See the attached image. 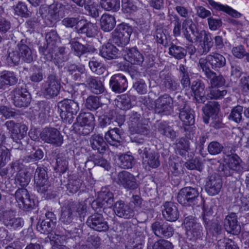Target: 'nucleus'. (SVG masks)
<instances>
[{
	"label": "nucleus",
	"instance_id": "1",
	"mask_svg": "<svg viewBox=\"0 0 249 249\" xmlns=\"http://www.w3.org/2000/svg\"><path fill=\"white\" fill-rule=\"evenodd\" d=\"M57 109L62 121L71 124L73 122L74 116L79 110V107L77 102L64 99L57 103Z\"/></svg>",
	"mask_w": 249,
	"mask_h": 249
},
{
	"label": "nucleus",
	"instance_id": "2",
	"mask_svg": "<svg viewBox=\"0 0 249 249\" xmlns=\"http://www.w3.org/2000/svg\"><path fill=\"white\" fill-rule=\"evenodd\" d=\"M61 78L54 71L48 75L46 80L41 86L42 92L46 98H53L59 94L61 89Z\"/></svg>",
	"mask_w": 249,
	"mask_h": 249
},
{
	"label": "nucleus",
	"instance_id": "3",
	"mask_svg": "<svg viewBox=\"0 0 249 249\" xmlns=\"http://www.w3.org/2000/svg\"><path fill=\"white\" fill-rule=\"evenodd\" d=\"M184 216L183 224L188 239L193 242L202 239L204 235L203 227L197 219L193 215L187 216L186 214H184Z\"/></svg>",
	"mask_w": 249,
	"mask_h": 249
},
{
	"label": "nucleus",
	"instance_id": "4",
	"mask_svg": "<svg viewBox=\"0 0 249 249\" xmlns=\"http://www.w3.org/2000/svg\"><path fill=\"white\" fill-rule=\"evenodd\" d=\"M4 125L7 130L11 132V138L15 142V149L22 148V142L21 140L27 136V126L19 123H16L14 121H6Z\"/></svg>",
	"mask_w": 249,
	"mask_h": 249
},
{
	"label": "nucleus",
	"instance_id": "5",
	"mask_svg": "<svg viewBox=\"0 0 249 249\" xmlns=\"http://www.w3.org/2000/svg\"><path fill=\"white\" fill-rule=\"evenodd\" d=\"M132 32L131 26L128 24L121 23L111 33L110 41L118 46H125L129 43Z\"/></svg>",
	"mask_w": 249,
	"mask_h": 249
},
{
	"label": "nucleus",
	"instance_id": "6",
	"mask_svg": "<svg viewBox=\"0 0 249 249\" xmlns=\"http://www.w3.org/2000/svg\"><path fill=\"white\" fill-rule=\"evenodd\" d=\"M199 191L197 188L185 187L181 189L178 192L177 200L183 206H193L196 205L200 198Z\"/></svg>",
	"mask_w": 249,
	"mask_h": 249
},
{
	"label": "nucleus",
	"instance_id": "7",
	"mask_svg": "<svg viewBox=\"0 0 249 249\" xmlns=\"http://www.w3.org/2000/svg\"><path fill=\"white\" fill-rule=\"evenodd\" d=\"M10 95L13 104L17 107H27L31 101L30 93L25 84L19 83L11 92Z\"/></svg>",
	"mask_w": 249,
	"mask_h": 249
},
{
	"label": "nucleus",
	"instance_id": "8",
	"mask_svg": "<svg viewBox=\"0 0 249 249\" xmlns=\"http://www.w3.org/2000/svg\"><path fill=\"white\" fill-rule=\"evenodd\" d=\"M0 222L9 229L16 230L24 225V220L21 217H16L15 212L11 209L0 206Z\"/></svg>",
	"mask_w": 249,
	"mask_h": 249
},
{
	"label": "nucleus",
	"instance_id": "9",
	"mask_svg": "<svg viewBox=\"0 0 249 249\" xmlns=\"http://www.w3.org/2000/svg\"><path fill=\"white\" fill-rule=\"evenodd\" d=\"M63 6V4L58 2L49 5H41L39 8V14L42 18L49 20L51 22H56L63 17V12L60 10Z\"/></svg>",
	"mask_w": 249,
	"mask_h": 249
},
{
	"label": "nucleus",
	"instance_id": "10",
	"mask_svg": "<svg viewBox=\"0 0 249 249\" xmlns=\"http://www.w3.org/2000/svg\"><path fill=\"white\" fill-rule=\"evenodd\" d=\"M39 135L43 142L55 147H60L63 143V136L57 129L54 127L44 128Z\"/></svg>",
	"mask_w": 249,
	"mask_h": 249
},
{
	"label": "nucleus",
	"instance_id": "11",
	"mask_svg": "<svg viewBox=\"0 0 249 249\" xmlns=\"http://www.w3.org/2000/svg\"><path fill=\"white\" fill-rule=\"evenodd\" d=\"M182 30L184 37L190 43L196 42L202 39L201 31H198L191 19L186 18L183 20Z\"/></svg>",
	"mask_w": 249,
	"mask_h": 249
},
{
	"label": "nucleus",
	"instance_id": "12",
	"mask_svg": "<svg viewBox=\"0 0 249 249\" xmlns=\"http://www.w3.org/2000/svg\"><path fill=\"white\" fill-rule=\"evenodd\" d=\"M198 64L202 70L204 65L209 67V65H210L212 70L218 71L226 66V60L223 55L219 53H213L212 54L208 55L205 59H200Z\"/></svg>",
	"mask_w": 249,
	"mask_h": 249
},
{
	"label": "nucleus",
	"instance_id": "13",
	"mask_svg": "<svg viewBox=\"0 0 249 249\" xmlns=\"http://www.w3.org/2000/svg\"><path fill=\"white\" fill-rule=\"evenodd\" d=\"M151 229L154 235L160 239L169 238L174 233L172 225L162 220L154 222L151 224Z\"/></svg>",
	"mask_w": 249,
	"mask_h": 249
},
{
	"label": "nucleus",
	"instance_id": "14",
	"mask_svg": "<svg viewBox=\"0 0 249 249\" xmlns=\"http://www.w3.org/2000/svg\"><path fill=\"white\" fill-rule=\"evenodd\" d=\"M15 196L18 205L23 210L30 211L36 209L35 201L26 189H18L16 191Z\"/></svg>",
	"mask_w": 249,
	"mask_h": 249
},
{
	"label": "nucleus",
	"instance_id": "15",
	"mask_svg": "<svg viewBox=\"0 0 249 249\" xmlns=\"http://www.w3.org/2000/svg\"><path fill=\"white\" fill-rule=\"evenodd\" d=\"M70 44L74 55L78 57L80 61L82 62L87 61L89 55L96 51L95 48L89 45H83L77 41L71 40Z\"/></svg>",
	"mask_w": 249,
	"mask_h": 249
},
{
	"label": "nucleus",
	"instance_id": "16",
	"mask_svg": "<svg viewBox=\"0 0 249 249\" xmlns=\"http://www.w3.org/2000/svg\"><path fill=\"white\" fill-rule=\"evenodd\" d=\"M35 187L37 192L43 194L50 186L46 170L42 167H37L34 175Z\"/></svg>",
	"mask_w": 249,
	"mask_h": 249
},
{
	"label": "nucleus",
	"instance_id": "17",
	"mask_svg": "<svg viewBox=\"0 0 249 249\" xmlns=\"http://www.w3.org/2000/svg\"><path fill=\"white\" fill-rule=\"evenodd\" d=\"M88 227L98 232H106L109 227L102 214L95 213L89 216L87 220Z\"/></svg>",
	"mask_w": 249,
	"mask_h": 249
},
{
	"label": "nucleus",
	"instance_id": "18",
	"mask_svg": "<svg viewBox=\"0 0 249 249\" xmlns=\"http://www.w3.org/2000/svg\"><path fill=\"white\" fill-rule=\"evenodd\" d=\"M155 111L161 115H169L172 112V98L168 94L159 97L155 102Z\"/></svg>",
	"mask_w": 249,
	"mask_h": 249
},
{
	"label": "nucleus",
	"instance_id": "19",
	"mask_svg": "<svg viewBox=\"0 0 249 249\" xmlns=\"http://www.w3.org/2000/svg\"><path fill=\"white\" fill-rule=\"evenodd\" d=\"M116 182L128 190H134L138 187L135 177L126 171H122L117 174Z\"/></svg>",
	"mask_w": 249,
	"mask_h": 249
},
{
	"label": "nucleus",
	"instance_id": "20",
	"mask_svg": "<svg viewBox=\"0 0 249 249\" xmlns=\"http://www.w3.org/2000/svg\"><path fill=\"white\" fill-rule=\"evenodd\" d=\"M67 71L71 75L73 79L81 84H85L90 75L88 73L84 65H77L75 64H71L68 67Z\"/></svg>",
	"mask_w": 249,
	"mask_h": 249
},
{
	"label": "nucleus",
	"instance_id": "21",
	"mask_svg": "<svg viewBox=\"0 0 249 249\" xmlns=\"http://www.w3.org/2000/svg\"><path fill=\"white\" fill-rule=\"evenodd\" d=\"M109 87L116 93L124 92L128 87V82L124 75L122 74H114L109 80Z\"/></svg>",
	"mask_w": 249,
	"mask_h": 249
},
{
	"label": "nucleus",
	"instance_id": "22",
	"mask_svg": "<svg viewBox=\"0 0 249 249\" xmlns=\"http://www.w3.org/2000/svg\"><path fill=\"white\" fill-rule=\"evenodd\" d=\"M222 186V181L221 178L218 175L214 174L208 177L205 190L210 196H213L220 192Z\"/></svg>",
	"mask_w": 249,
	"mask_h": 249
},
{
	"label": "nucleus",
	"instance_id": "23",
	"mask_svg": "<svg viewBox=\"0 0 249 249\" xmlns=\"http://www.w3.org/2000/svg\"><path fill=\"white\" fill-rule=\"evenodd\" d=\"M162 207V214L164 219L170 222H175L178 219L179 212L175 203L166 201Z\"/></svg>",
	"mask_w": 249,
	"mask_h": 249
},
{
	"label": "nucleus",
	"instance_id": "24",
	"mask_svg": "<svg viewBox=\"0 0 249 249\" xmlns=\"http://www.w3.org/2000/svg\"><path fill=\"white\" fill-rule=\"evenodd\" d=\"M124 59L133 64L142 66L144 62L143 55L136 47L125 48L123 50Z\"/></svg>",
	"mask_w": 249,
	"mask_h": 249
},
{
	"label": "nucleus",
	"instance_id": "25",
	"mask_svg": "<svg viewBox=\"0 0 249 249\" xmlns=\"http://www.w3.org/2000/svg\"><path fill=\"white\" fill-rule=\"evenodd\" d=\"M224 227L226 231L234 235H238L241 231V227L235 213H231L227 215L224 221Z\"/></svg>",
	"mask_w": 249,
	"mask_h": 249
},
{
	"label": "nucleus",
	"instance_id": "26",
	"mask_svg": "<svg viewBox=\"0 0 249 249\" xmlns=\"http://www.w3.org/2000/svg\"><path fill=\"white\" fill-rule=\"evenodd\" d=\"M114 211L118 216L125 219H130L134 215L133 209L122 200L114 203Z\"/></svg>",
	"mask_w": 249,
	"mask_h": 249
},
{
	"label": "nucleus",
	"instance_id": "27",
	"mask_svg": "<svg viewBox=\"0 0 249 249\" xmlns=\"http://www.w3.org/2000/svg\"><path fill=\"white\" fill-rule=\"evenodd\" d=\"M204 88V84L200 80L197 79L193 81L191 89L197 103L203 104L207 99L205 96Z\"/></svg>",
	"mask_w": 249,
	"mask_h": 249
},
{
	"label": "nucleus",
	"instance_id": "28",
	"mask_svg": "<svg viewBox=\"0 0 249 249\" xmlns=\"http://www.w3.org/2000/svg\"><path fill=\"white\" fill-rule=\"evenodd\" d=\"M203 72L206 77L210 80V83L212 87H220L225 84V79L221 74H217L211 69L210 67L204 65L203 67Z\"/></svg>",
	"mask_w": 249,
	"mask_h": 249
},
{
	"label": "nucleus",
	"instance_id": "29",
	"mask_svg": "<svg viewBox=\"0 0 249 249\" xmlns=\"http://www.w3.org/2000/svg\"><path fill=\"white\" fill-rule=\"evenodd\" d=\"M56 51V47L47 45L46 46L45 44L39 47V52L44 56V59L47 61H53L55 65L60 68L63 65L59 64V59L56 57L57 53H55Z\"/></svg>",
	"mask_w": 249,
	"mask_h": 249
},
{
	"label": "nucleus",
	"instance_id": "30",
	"mask_svg": "<svg viewBox=\"0 0 249 249\" xmlns=\"http://www.w3.org/2000/svg\"><path fill=\"white\" fill-rule=\"evenodd\" d=\"M120 53L119 49L111 42L103 45L100 51V54L108 60L118 58Z\"/></svg>",
	"mask_w": 249,
	"mask_h": 249
},
{
	"label": "nucleus",
	"instance_id": "31",
	"mask_svg": "<svg viewBox=\"0 0 249 249\" xmlns=\"http://www.w3.org/2000/svg\"><path fill=\"white\" fill-rule=\"evenodd\" d=\"M25 43L26 40L22 39L18 44V53L21 60L24 62L31 63L34 60L33 51Z\"/></svg>",
	"mask_w": 249,
	"mask_h": 249
},
{
	"label": "nucleus",
	"instance_id": "32",
	"mask_svg": "<svg viewBox=\"0 0 249 249\" xmlns=\"http://www.w3.org/2000/svg\"><path fill=\"white\" fill-rule=\"evenodd\" d=\"M93 93L101 94L105 91V87L101 80L97 77L89 75L84 84Z\"/></svg>",
	"mask_w": 249,
	"mask_h": 249
},
{
	"label": "nucleus",
	"instance_id": "33",
	"mask_svg": "<svg viewBox=\"0 0 249 249\" xmlns=\"http://www.w3.org/2000/svg\"><path fill=\"white\" fill-rule=\"evenodd\" d=\"M89 141L92 148L100 154H104L108 147L103 136L99 134L92 135Z\"/></svg>",
	"mask_w": 249,
	"mask_h": 249
},
{
	"label": "nucleus",
	"instance_id": "34",
	"mask_svg": "<svg viewBox=\"0 0 249 249\" xmlns=\"http://www.w3.org/2000/svg\"><path fill=\"white\" fill-rule=\"evenodd\" d=\"M18 80L13 71H4L0 73V89H4L7 86L14 85Z\"/></svg>",
	"mask_w": 249,
	"mask_h": 249
},
{
	"label": "nucleus",
	"instance_id": "35",
	"mask_svg": "<svg viewBox=\"0 0 249 249\" xmlns=\"http://www.w3.org/2000/svg\"><path fill=\"white\" fill-rule=\"evenodd\" d=\"M73 207L69 206V204L64 206L61 209V213L60 217V221L65 226L73 225V220L74 218V213L71 210Z\"/></svg>",
	"mask_w": 249,
	"mask_h": 249
},
{
	"label": "nucleus",
	"instance_id": "36",
	"mask_svg": "<svg viewBox=\"0 0 249 249\" xmlns=\"http://www.w3.org/2000/svg\"><path fill=\"white\" fill-rule=\"evenodd\" d=\"M83 24L79 28H76V32L89 38L94 37L96 35L97 26L90 21H83Z\"/></svg>",
	"mask_w": 249,
	"mask_h": 249
},
{
	"label": "nucleus",
	"instance_id": "37",
	"mask_svg": "<svg viewBox=\"0 0 249 249\" xmlns=\"http://www.w3.org/2000/svg\"><path fill=\"white\" fill-rule=\"evenodd\" d=\"M116 23L115 17L108 14H103L100 18L101 29L104 32L112 31L115 27Z\"/></svg>",
	"mask_w": 249,
	"mask_h": 249
},
{
	"label": "nucleus",
	"instance_id": "38",
	"mask_svg": "<svg viewBox=\"0 0 249 249\" xmlns=\"http://www.w3.org/2000/svg\"><path fill=\"white\" fill-rule=\"evenodd\" d=\"M209 4L214 9L224 12L230 16L238 18L240 17L241 14L237 11L227 5H223L214 1L213 0H208Z\"/></svg>",
	"mask_w": 249,
	"mask_h": 249
},
{
	"label": "nucleus",
	"instance_id": "39",
	"mask_svg": "<svg viewBox=\"0 0 249 249\" xmlns=\"http://www.w3.org/2000/svg\"><path fill=\"white\" fill-rule=\"evenodd\" d=\"M134 142L138 144L137 152L141 158H146L153 152L147 142L143 138H135Z\"/></svg>",
	"mask_w": 249,
	"mask_h": 249
},
{
	"label": "nucleus",
	"instance_id": "40",
	"mask_svg": "<svg viewBox=\"0 0 249 249\" xmlns=\"http://www.w3.org/2000/svg\"><path fill=\"white\" fill-rule=\"evenodd\" d=\"M105 139L110 145L117 146L122 140L119 129L114 128L108 131L105 135Z\"/></svg>",
	"mask_w": 249,
	"mask_h": 249
},
{
	"label": "nucleus",
	"instance_id": "41",
	"mask_svg": "<svg viewBox=\"0 0 249 249\" xmlns=\"http://www.w3.org/2000/svg\"><path fill=\"white\" fill-rule=\"evenodd\" d=\"M113 110H109L106 113L102 108L99 109L96 111V116L99 118L100 125L104 127L108 124H109L113 119Z\"/></svg>",
	"mask_w": 249,
	"mask_h": 249
},
{
	"label": "nucleus",
	"instance_id": "42",
	"mask_svg": "<svg viewBox=\"0 0 249 249\" xmlns=\"http://www.w3.org/2000/svg\"><path fill=\"white\" fill-rule=\"evenodd\" d=\"M168 54L178 60L184 58L187 55V50L184 48L172 42L169 45Z\"/></svg>",
	"mask_w": 249,
	"mask_h": 249
},
{
	"label": "nucleus",
	"instance_id": "43",
	"mask_svg": "<svg viewBox=\"0 0 249 249\" xmlns=\"http://www.w3.org/2000/svg\"><path fill=\"white\" fill-rule=\"evenodd\" d=\"M179 118L184 125L189 126L195 124L194 111L190 107L179 112Z\"/></svg>",
	"mask_w": 249,
	"mask_h": 249
},
{
	"label": "nucleus",
	"instance_id": "44",
	"mask_svg": "<svg viewBox=\"0 0 249 249\" xmlns=\"http://www.w3.org/2000/svg\"><path fill=\"white\" fill-rule=\"evenodd\" d=\"M227 164L232 171L241 172L243 168L242 165V160L237 154H232L228 156Z\"/></svg>",
	"mask_w": 249,
	"mask_h": 249
},
{
	"label": "nucleus",
	"instance_id": "45",
	"mask_svg": "<svg viewBox=\"0 0 249 249\" xmlns=\"http://www.w3.org/2000/svg\"><path fill=\"white\" fill-rule=\"evenodd\" d=\"M55 227V225L52 222H50L48 220L45 219L39 220L36 226L37 231L44 234L51 233Z\"/></svg>",
	"mask_w": 249,
	"mask_h": 249
},
{
	"label": "nucleus",
	"instance_id": "46",
	"mask_svg": "<svg viewBox=\"0 0 249 249\" xmlns=\"http://www.w3.org/2000/svg\"><path fill=\"white\" fill-rule=\"evenodd\" d=\"M31 179V174L25 170L19 171L15 178L16 183L25 188L29 183Z\"/></svg>",
	"mask_w": 249,
	"mask_h": 249
},
{
	"label": "nucleus",
	"instance_id": "47",
	"mask_svg": "<svg viewBox=\"0 0 249 249\" xmlns=\"http://www.w3.org/2000/svg\"><path fill=\"white\" fill-rule=\"evenodd\" d=\"M145 236L142 232L136 231L135 237L130 242L128 249H142Z\"/></svg>",
	"mask_w": 249,
	"mask_h": 249
},
{
	"label": "nucleus",
	"instance_id": "48",
	"mask_svg": "<svg viewBox=\"0 0 249 249\" xmlns=\"http://www.w3.org/2000/svg\"><path fill=\"white\" fill-rule=\"evenodd\" d=\"M100 5L107 11L117 12L120 8V0H100Z\"/></svg>",
	"mask_w": 249,
	"mask_h": 249
},
{
	"label": "nucleus",
	"instance_id": "49",
	"mask_svg": "<svg viewBox=\"0 0 249 249\" xmlns=\"http://www.w3.org/2000/svg\"><path fill=\"white\" fill-rule=\"evenodd\" d=\"M201 33L202 37L203 36V43L202 44L203 53L205 54L210 51L211 48L213 46V42L210 33L205 30H202Z\"/></svg>",
	"mask_w": 249,
	"mask_h": 249
},
{
	"label": "nucleus",
	"instance_id": "50",
	"mask_svg": "<svg viewBox=\"0 0 249 249\" xmlns=\"http://www.w3.org/2000/svg\"><path fill=\"white\" fill-rule=\"evenodd\" d=\"M220 109V105L217 102L210 101L203 108L205 115H217Z\"/></svg>",
	"mask_w": 249,
	"mask_h": 249
},
{
	"label": "nucleus",
	"instance_id": "51",
	"mask_svg": "<svg viewBox=\"0 0 249 249\" xmlns=\"http://www.w3.org/2000/svg\"><path fill=\"white\" fill-rule=\"evenodd\" d=\"M118 160V164L122 168L130 169L134 165V158L131 155L122 154L119 156Z\"/></svg>",
	"mask_w": 249,
	"mask_h": 249
},
{
	"label": "nucleus",
	"instance_id": "52",
	"mask_svg": "<svg viewBox=\"0 0 249 249\" xmlns=\"http://www.w3.org/2000/svg\"><path fill=\"white\" fill-rule=\"evenodd\" d=\"M201 203L203 204L202 208L203 209L202 220L204 224H208V222H211V220L214 219L213 216V211L212 206H209L206 205L204 200L201 199Z\"/></svg>",
	"mask_w": 249,
	"mask_h": 249
},
{
	"label": "nucleus",
	"instance_id": "53",
	"mask_svg": "<svg viewBox=\"0 0 249 249\" xmlns=\"http://www.w3.org/2000/svg\"><path fill=\"white\" fill-rule=\"evenodd\" d=\"M100 199L107 208H111L114 204V195L110 191H102L98 194Z\"/></svg>",
	"mask_w": 249,
	"mask_h": 249
},
{
	"label": "nucleus",
	"instance_id": "54",
	"mask_svg": "<svg viewBox=\"0 0 249 249\" xmlns=\"http://www.w3.org/2000/svg\"><path fill=\"white\" fill-rule=\"evenodd\" d=\"M166 30L162 28L157 26L155 31V36L158 43L166 47L169 46L167 36L166 35Z\"/></svg>",
	"mask_w": 249,
	"mask_h": 249
},
{
	"label": "nucleus",
	"instance_id": "55",
	"mask_svg": "<svg viewBox=\"0 0 249 249\" xmlns=\"http://www.w3.org/2000/svg\"><path fill=\"white\" fill-rule=\"evenodd\" d=\"M130 131L133 133L140 134L143 136L147 135L150 132L149 126L148 124L139 122L136 125L131 127Z\"/></svg>",
	"mask_w": 249,
	"mask_h": 249
},
{
	"label": "nucleus",
	"instance_id": "56",
	"mask_svg": "<svg viewBox=\"0 0 249 249\" xmlns=\"http://www.w3.org/2000/svg\"><path fill=\"white\" fill-rule=\"evenodd\" d=\"M82 181L78 178H73L71 177L67 184V191L71 194L77 193L81 188Z\"/></svg>",
	"mask_w": 249,
	"mask_h": 249
},
{
	"label": "nucleus",
	"instance_id": "57",
	"mask_svg": "<svg viewBox=\"0 0 249 249\" xmlns=\"http://www.w3.org/2000/svg\"><path fill=\"white\" fill-rule=\"evenodd\" d=\"M77 123L94 126V117L90 112H82L76 118Z\"/></svg>",
	"mask_w": 249,
	"mask_h": 249
},
{
	"label": "nucleus",
	"instance_id": "58",
	"mask_svg": "<svg viewBox=\"0 0 249 249\" xmlns=\"http://www.w3.org/2000/svg\"><path fill=\"white\" fill-rule=\"evenodd\" d=\"M73 129L75 131L81 135H87L91 132L94 127V126L81 124L80 123H77L73 124Z\"/></svg>",
	"mask_w": 249,
	"mask_h": 249
},
{
	"label": "nucleus",
	"instance_id": "59",
	"mask_svg": "<svg viewBox=\"0 0 249 249\" xmlns=\"http://www.w3.org/2000/svg\"><path fill=\"white\" fill-rule=\"evenodd\" d=\"M100 105L99 98L97 96L90 95L86 99L85 107L90 110H98L100 109Z\"/></svg>",
	"mask_w": 249,
	"mask_h": 249
},
{
	"label": "nucleus",
	"instance_id": "60",
	"mask_svg": "<svg viewBox=\"0 0 249 249\" xmlns=\"http://www.w3.org/2000/svg\"><path fill=\"white\" fill-rule=\"evenodd\" d=\"M176 147L180 155L185 156L189 149V141L184 138L178 139L177 140Z\"/></svg>",
	"mask_w": 249,
	"mask_h": 249
},
{
	"label": "nucleus",
	"instance_id": "61",
	"mask_svg": "<svg viewBox=\"0 0 249 249\" xmlns=\"http://www.w3.org/2000/svg\"><path fill=\"white\" fill-rule=\"evenodd\" d=\"M89 158L86 162L89 161H92L95 165L102 167L107 171H108L111 167L110 163L103 157L93 156H90Z\"/></svg>",
	"mask_w": 249,
	"mask_h": 249
},
{
	"label": "nucleus",
	"instance_id": "62",
	"mask_svg": "<svg viewBox=\"0 0 249 249\" xmlns=\"http://www.w3.org/2000/svg\"><path fill=\"white\" fill-rule=\"evenodd\" d=\"M206 230L212 233L213 235L219 234L221 230V226L218 220L213 219L208 224H204Z\"/></svg>",
	"mask_w": 249,
	"mask_h": 249
},
{
	"label": "nucleus",
	"instance_id": "63",
	"mask_svg": "<svg viewBox=\"0 0 249 249\" xmlns=\"http://www.w3.org/2000/svg\"><path fill=\"white\" fill-rule=\"evenodd\" d=\"M149 87L148 83L142 79L137 80L133 85V88L140 94L146 93Z\"/></svg>",
	"mask_w": 249,
	"mask_h": 249
},
{
	"label": "nucleus",
	"instance_id": "64",
	"mask_svg": "<svg viewBox=\"0 0 249 249\" xmlns=\"http://www.w3.org/2000/svg\"><path fill=\"white\" fill-rule=\"evenodd\" d=\"M116 106L122 110H128L131 107V103L128 95H123L116 102Z\"/></svg>",
	"mask_w": 249,
	"mask_h": 249
}]
</instances>
